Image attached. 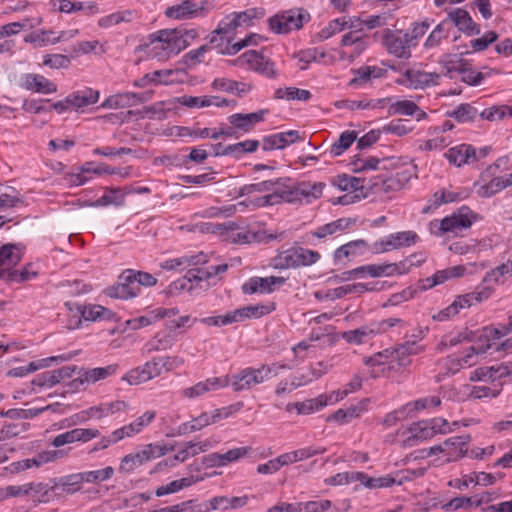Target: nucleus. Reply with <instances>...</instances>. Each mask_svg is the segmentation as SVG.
Returning <instances> with one entry per match:
<instances>
[{
  "mask_svg": "<svg viewBox=\"0 0 512 512\" xmlns=\"http://www.w3.org/2000/svg\"><path fill=\"white\" fill-rule=\"evenodd\" d=\"M511 185L512 173L505 176L493 177L488 182L481 185L478 190V195L481 197L489 198Z\"/></svg>",
  "mask_w": 512,
  "mask_h": 512,
  "instance_id": "nucleus-31",
  "label": "nucleus"
},
{
  "mask_svg": "<svg viewBox=\"0 0 512 512\" xmlns=\"http://www.w3.org/2000/svg\"><path fill=\"white\" fill-rule=\"evenodd\" d=\"M405 81L398 80V84H405L415 90H423L439 84L440 75L436 72H426L419 69H407L403 74Z\"/></svg>",
  "mask_w": 512,
  "mask_h": 512,
  "instance_id": "nucleus-10",
  "label": "nucleus"
},
{
  "mask_svg": "<svg viewBox=\"0 0 512 512\" xmlns=\"http://www.w3.org/2000/svg\"><path fill=\"white\" fill-rule=\"evenodd\" d=\"M385 99H378L376 101H366V100H342L336 103L338 108H347L350 110L356 109H374L376 107L381 106L384 103Z\"/></svg>",
  "mask_w": 512,
  "mask_h": 512,
  "instance_id": "nucleus-56",
  "label": "nucleus"
},
{
  "mask_svg": "<svg viewBox=\"0 0 512 512\" xmlns=\"http://www.w3.org/2000/svg\"><path fill=\"white\" fill-rule=\"evenodd\" d=\"M407 432L409 435L403 441L405 447L415 446L418 442L434 437V431L429 428L427 421L413 423Z\"/></svg>",
  "mask_w": 512,
  "mask_h": 512,
  "instance_id": "nucleus-26",
  "label": "nucleus"
},
{
  "mask_svg": "<svg viewBox=\"0 0 512 512\" xmlns=\"http://www.w3.org/2000/svg\"><path fill=\"white\" fill-rule=\"evenodd\" d=\"M104 293L111 298L128 300L140 295L137 283L133 279L129 269L124 270L117 279V282L106 288Z\"/></svg>",
  "mask_w": 512,
  "mask_h": 512,
  "instance_id": "nucleus-7",
  "label": "nucleus"
},
{
  "mask_svg": "<svg viewBox=\"0 0 512 512\" xmlns=\"http://www.w3.org/2000/svg\"><path fill=\"white\" fill-rule=\"evenodd\" d=\"M498 39V34L495 31H488L483 34L482 37L472 39L470 41V47L474 52H480L486 50L489 45L494 43Z\"/></svg>",
  "mask_w": 512,
  "mask_h": 512,
  "instance_id": "nucleus-62",
  "label": "nucleus"
},
{
  "mask_svg": "<svg viewBox=\"0 0 512 512\" xmlns=\"http://www.w3.org/2000/svg\"><path fill=\"white\" fill-rule=\"evenodd\" d=\"M367 246V242L362 239L348 242L336 249L334 260L335 262H341L345 258L350 260L355 256L362 255Z\"/></svg>",
  "mask_w": 512,
  "mask_h": 512,
  "instance_id": "nucleus-33",
  "label": "nucleus"
},
{
  "mask_svg": "<svg viewBox=\"0 0 512 512\" xmlns=\"http://www.w3.org/2000/svg\"><path fill=\"white\" fill-rule=\"evenodd\" d=\"M445 157L448 159L450 164L457 167H461L464 164H470L477 160L475 149L469 144H460L450 148L445 153Z\"/></svg>",
  "mask_w": 512,
  "mask_h": 512,
  "instance_id": "nucleus-21",
  "label": "nucleus"
},
{
  "mask_svg": "<svg viewBox=\"0 0 512 512\" xmlns=\"http://www.w3.org/2000/svg\"><path fill=\"white\" fill-rule=\"evenodd\" d=\"M475 219L476 214H474L468 206H462L457 212L443 218L441 221H432L431 226L438 227V235L447 233L457 234L458 232L469 228Z\"/></svg>",
  "mask_w": 512,
  "mask_h": 512,
  "instance_id": "nucleus-4",
  "label": "nucleus"
},
{
  "mask_svg": "<svg viewBox=\"0 0 512 512\" xmlns=\"http://www.w3.org/2000/svg\"><path fill=\"white\" fill-rule=\"evenodd\" d=\"M21 260V254L14 244H4L0 248V278L3 276L4 269L2 267H10L17 265Z\"/></svg>",
  "mask_w": 512,
  "mask_h": 512,
  "instance_id": "nucleus-42",
  "label": "nucleus"
},
{
  "mask_svg": "<svg viewBox=\"0 0 512 512\" xmlns=\"http://www.w3.org/2000/svg\"><path fill=\"white\" fill-rule=\"evenodd\" d=\"M114 474V468L107 466L103 469L81 472L83 481L86 483L98 484L110 479Z\"/></svg>",
  "mask_w": 512,
  "mask_h": 512,
  "instance_id": "nucleus-54",
  "label": "nucleus"
},
{
  "mask_svg": "<svg viewBox=\"0 0 512 512\" xmlns=\"http://www.w3.org/2000/svg\"><path fill=\"white\" fill-rule=\"evenodd\" d=\"M210 50V46L208 44L202 45L197 49L191 50L187 52L183 56V62L188 67H194L202 62V58L205 53Z\"/></svg>",
  "mask_w": 512,
  "mask_h": 512,
  "instance_id": "nucleus-64",
  "label": "nucleus"
},
{
  "mask_svg": "<svg viewBox=\"0 0 512 512\" xmlns=\"http://www.w3.org/2000/svg\"><path fill=\"white\" fill-rule=\"evenodd\" d=\"M471 441L469 434L451 437L445 440L447 460L455 461L467 453V445Z\"/></svg>",
  "mask_w": 512,
  "mask_h": 512,
  "instance_id": "nucleus-25",
  "label": "nucleus"
},
{
  "mask_svg": "<svg viewBox=\"0 0 512 512\" xmlns=\"http://www.w3.org/2000/svg\"><path fill=\"white\" fill-rule=\"evenodd\" d=\"M247 65L251 70L269 79H276L279 75L275 63L256 50H248L234 60V65Z\"/></svg>",
  "mask_w": 512,
  "mask_h": 512,
  "instance_id": "nucleus-5",
  "label": "nucleus"
},
{
  "mask_svg": "<svg viewBox=\"0 0 512 512\" xmlns=\"http://www.w3.org/2000/svg\"><path fill=\"white\" fill-rule=\"evenodd\" d=\"M377 290L374 286H369V284H363V283H354V284H347L343 286H339L334 289H330L326 292L325 298H328L330 300H335L342 298L348 294H363L367 291H374Z\"/></svg>",
  "mask_w": 512,
  "mask_h": 512,
  "instance_id": "nucleus-32",
  "label": "nucleus"
},
{
  "mask_svg": "<svg viewBox=\"0 0 512 512\" xmlns=\"http://www.w3.org/2000/svg\"><path fill=\"white\" fill-rule=\"evenodd\" d=\"M144 464L139 451L125 455L120 462L119 471L122 473H130L135 468Z\"/></svg>",
  "mask_w": 512,
  "mask_h": 512,
  "instance_id": "nucleus-60",
  "label": "nucleus"
},
{
  "mask_svg": "<svg viewBox=\"0 0 512 512\" xmlns=\"http://www.w3.org/2000/svg\"><path fill=\"white\" fill-rule=\"evenodd\" d=\"M23 87L27 90L42 93L52 94L57 92V85L45 78L43 75L29 73L24 76Z\"/></svg>",
  "mask_w": 512,
  "mask_h": 512,
  "instance_id": "nucleus-23",
  "label": "nucleus"
},
{
  "mask_svg": "<svg viewBox=\"0 0 512 512\" xmlns=\"http://www.w3.org/2000/svg\"><path fill=\"white\" fill-rule=\"evenodd\" d=\"M383 44L389 54L400 59H409L411 57V47L409 39L401 30L386 29L383 36Z\"/></svg>",
  "mask_w": 512,
  "mask_h": 512,
  "instance_id": "nucleus-6",
  "label": "nucleus"
},
{
  "mask_svg": "<svg viewBox=\"0 0 512 512\" xmlns=\"http://www.w3.org/2000/svg\"><path fill=\"white\" fill-rule=\"evenodd\" d=\"M423 350L424 348L416 341H406L391 350L392 361H396L400 367H407L411 364L410 356L417 355Z\"/></svg>",
  "mask_w": 512,
  "mask_h": 512,
  "instance_id": "nucleus-22",
  "label": "nucleus"
},
{
  "mask_svg": "<svg viewBox=\"0 0 512 512\" xmlns=\"http://www.w3.org/2000/svg\"><path fill=\"white\" fill-rule=\"evenodd\" d=\"M240 28H247L254 24L255 19L263 17V9L250 8L241 12H232Z\"/></svg>",
  "mask_w": 512,
  "mask_h": 512,
  "instance_id": "nucleus-50",
  "label": "nucleus"
},
{
  "mask_svg": "<svg viewBox=\"0 0 512 512\" xmlns=\"http://www.w3.org/2000/svg\"><path fill=\"white\" fill-rule=\"evenodd\" d=\"M126 408L127 403L125 401L117 400L113 402L101 403L97 406H92L82 413L86 414L87 417L101 419L105 416L124 411Z\"/></svg>",
  "mask_w": 512,
  "mask_h": 512,
  "instance_id": "nucleus-29",
  "label": "nucleus"
},
{
  "mask_svg": "<svg viewBox=\"0 0 512 512\" xmlns=\"http://www.w3.org/2000/svg\"><path fill=\"white\" fill-rule=\"evenodd\" d=\"M347 21L345 18H337L328 23L326 27L321 29L318 33V37L320 40H326L333 35L340 33L346 28Z\"/></svg>",
  "mask_w": 512,
  "mask_h": 512,
  "instance_id": "nucleus-59",
  "label": "nucleus"
},
{
  "mask_svg": "<svg viewBox=\"0 0 512 512\" xmlns=\"http://www.w3.org/2000/svg\"><path fill=\"white\" fill-rule=\"evenodd\" d=\"M99 99V91L92 88L77 90L68 95V102L71 107L80 109L95 104Z\"/></svg>",
  "mask_w": 512,
  "mask_h": 512,
  "instance_id": "nucleus-30",
  "label": "nucleus"
},
{
  "mask_svg": "<svg viewBox=\"0 0 512 512\" xmlns=\"http://www.w3.org/2000/svg\"><path fill=\"white\" fill-rule=\"evenodd\" d=\"M65 305L70 312H73V307H75L77 314H80L84 320L99 321L100 319V313L102 312L101 305L83 306L73 302H67Z\"/></svg>",
  "mask_w": 512,
  "mask_h": 512,
  "instance_id": "nucleus-47",
  "label": "nucleus"
},
{
  "mask_svg": "<svg viewBox=\"0 0 512 512\" xmlns=\"http://www.w3.org/2000/svg\"><path fill=\"white\" fill-rule=\"evenodd\" d=\"M441 404V399L438 396H427L423 398H419L415 401H411L406 403V408L408 409V413L410 416L412 413L431 408L438 407Z\"/></svg>",
  "mask_w": 512,
  "mask_h": 512,
  "instance_id": "nucleus-53",
  "label": "nucleus"
},
{
  "mask_svg": "<svg viewBox=\"0 0 512 512\" xmlns=\"http://www.w3.org/2000/svg\"><path fill=\"white\" fill-rule=\"evenodd\" d=\"M210 448V442H188L186 447L184 449H181L178 451L176 455H174L170 460V466L173 467L176 465L177 462H184L189 457H193L200 452H206Z\"/></svg>",
  "mask_w": 512,
  "mask_h": 512,
  "instance_id": "nucleus-39",
  "label": "nucleus"
},
{
  "mask_svg": "<svg viewBox=\"0 0 512 512\" xmlns=\"http://www.w3.org/2000/svg\"><path fill=\"white\" fill-rule=\"evenodd\" d=\"M153 96V91H145L142 93L124 92L111 95L101 104L102 108L118 109L131 107L140 103L149 101Z\"/></svg>",
  "mask_w": 512,
  "mask_h": 512,
  "instance_id": "nucleus-9",
  "label": "nucleus"
},
{
  "mask_svg": "<svg viewBox=\"0 0 512 512\" xmlns=\"http://www.w3.org/2000/svg\"><path fill=\"white\" fill-rule=\"evenodd\" d=\"M170 449L166 445L150 443L145 445L139 453L142 457L144 464L153 459L164 456Z\"/></svg>",
  "mask_w": 512,
  "mask_h": 512,
  "instance_id": "nucleus-55",
  "label": "nucleus"
},
{
  "mask_svg": "<svg viewBox=\"0 0 512 512\" xmlns=\"http://www.w3.org/2000/svg\"><path fill=\"white\" fill-rule=\"evenodd\" d=\"M375 323L379 334L386 333L395 327L404 328L407 325L405 319L400 316H391L380 321H375Z\"/></svg>",
  "mask_w": 512,
  "mask_h": 512,
  "instance_id": "nucleus-61",
  "label": "nucleus"
},
{
  "mask_svg": "<svg viewBox=\"0 0 512 512\" xmlns=\"http://www.w3.org/2000/svg\"><path fill=\"white\" fill-rule=\"evenodd\" d=\"M324 187V182H300L297 186L286 191V195H284L285 201L294 202L304 198L308 203H310L312 199H318L321 197Z\"/></svg>",
  "mask_w": 512,
  "mask_h": 512,
  "instance_id": "nucleus-12",
  "label": "nucleus"
},
{
  "mask_svg": "<svg viewBox=\"0 0 512 512\" xmlns=\"http://www.w3.org/2000/svg\"><path fill=\"white\" fill-rule=\"evenodd\" d=\"M162 373V368L159 366V362L156 358L146 362L142 366L136 367L128 371L122 380L126 381L130 385H138L147 382Z\"/></svg>",
  "mask_w": 512,
  "mask_h": 512,
  "instance_id": "nucleus-13",
  "label": "nucleus"
},
{
  "mask_svg": "<svg viewBox=\"0 0 512 512\" xmlns=\"http://www.w3.org/2000/svg\"><path fill=\"white\" fill-rule=\"evenodd\" d=\"M208 45L222 55H235L244 48L245 43H237L232 35L216 33L215 29L210 35Z\"/></svg>",
  "mask_w": 512,
  "mask_h": 512,
  "instance_id": "nucleus-18",
  "label": "nucleus"
},
{
  "mask_svg": "<svg viewBox=\"0 0 512 512\" xmlns=\"http://www.w3.org/2000/svg\"><path fill=\"white\" fill-rule=\"evenodd\" d=\"M285 282L286 279L279 276L252 277L242 285V291L244 294L272 293Z\"/></svg>",
  "mask_w": 512,
  "mask_h": 512,
  "instance_id": "nucleus-14",
  "label": "nucleus"
},
{
  "mask_svg": "<svg viewBox=\"0 0 512 512\" xmlns=\"http://www.w3.org/2000/svg\"><path fill=\"white\" fill-rule=\"evenodd\" d=\"M490 295V290L484 288L480 291H473L464 295H460L454 300V302L460 311L461 309L469 308L474 304H478L483 300L488 299Z\"/></svg>",
  "mask_w": 512,
  "mask_h": 512,
  "instance_id": "nucleus-43",
  "label": "nucleus"
},
{
  "mask_svg": "<svg viewBox=\"0 0 512 512\" xmlns=\"http://www.w3.org/2000/svg\"><path fill=\"white\" fill-rule=\"evenodd\" d=\"M204 14V7L193 0H183L181 3L167 7L165 16L170 19H191Z\"/></svg>",
  "mask_w": 512,
  "mask_h": 512,
  "instance_id": "nucleus-17",
  "label": "nucleus"
},
{
  "mask_svg": "<svg viewBox=\"0 0 512 512\" xmlns=\"http://www.w3.org/2000/svg\"><path fill=\"white\" fill-rule=\"evenodd\" d=\"M212 87L216 90L236 94L239 97L248 93L252 89V86L248 83L238 82L226 78H216L212 82Z\"/></svg>",
  "mask_w": 512,
  "mask_h": 512,
  "instance_id": "nucleus-35",
  "label": "nucleus"
},
{
  "mask_svg": "<svg viewBox=\"0 0 512 512\" xmlns=\"http://www.w3.org/2000/svg\"><path fill=\"white\" fill-rule=\"evenodd\" d=\"M511 331L512 329H510L508 323L504 325V331H500L499 328L495 327H485L482 332L477 335V344L471 346V350L473 352L486 353L497 344L494 340L500 339Z\"/></svg>",
  "mask_w": 512,
  "mask_h": 512,
  "instance_id": "nucleus-16",
  "label": "nucleus"
},
{
  "mask_svg": "<svg viewBox=\"0 0 512 512\" xmlns=\"http://www.w3.org/2000/svg\"><path fill=\"white\" fill-rule=\"evenodd\" d=\"M52 482V489H61L70 495L80 491L84 483L81 472L54 478Z\"/></svg>",
  "mask_w": 512,
  "mask_h": 512,
  "instance_id": "nucleus-27",
  "label": "nucleus"
},
{
  "mask_svg": "<svg viewBox=\"0 0 512 512\" xmlns=\"http://www.w3.org/2000/svg\"><path fill=\"white\" fill-rule=\"evenodd\" d=\"M357 140V132L356 131H344L340 134L337 141H335L330 148V154L333 157H337L342 155L346 150H348L351 145Z\"/></svg>",
  "mask_w": 512,
  "mask_h": 512,
  "instance_id": "nucleus-44",
  "label": "nucleus"
},
{
  "mask_svg": "<svg viewBox=\"0 0 512 512\" xmlns=\"http://www.w3.org/2000/svg\"><path fill=\"white\" fill-rule=\"evenodd\" d=\"M449 36V29L447 28V22L441 21L429 34L428 38L424 43L425 49H433L438 47L443 39H447Z\"/></svg>",
  "mask_w": 512,
  "mask_h": 512,
  "instance_id": "nucleus-49",
  "label": "nucleus"
},
{
  "mask_svg": "<svg viewBox=\"0 0 512 512\" xmlns=\"http://www.w3.org/2000/svg\"><path fill=\"white\" fill-rule=\"evenodd\" d=\"M288 146L287 139H284L282 133H276L265 136L262 140V148L264 151H271L275 149H284Z\"/></svg>",
  "mask_w": 512,
  "mask_h": 512,
  "instance_id": "nucleus-63",
  "label": "nucleus"
},
{
  "mask_svg": "<svg viewBox=\"0 0 512 512\" xmlns=\"http://www.w3.org/2000/svg\"><path fill=\"white\" fill-rule=\"evenodd\" d=\"M443 21L447 22L448 29L453 24L459 31L467 36L478 35L480 33V26L474 22L469 12L462 8L451 10Z\"/></svg>",
  "mask_w": 512,
  "mask_h": 512,
  "instance_id": "nucleus-11",
  "label": "nucleus"
},
{
  "mask_svg": "<svg viewBox=\"0 0 512 512\" xmlns=\"http://www.w3.org/2000/svg\"><path fill=\"white\" fill-rule=\"evenodd\" d=\"M259 141L258 140H245L243 142L230 144L220 152L217 151L216 155H233L236 158H240L246 153H252L255 152L259 147Z\"/></svg>",
  "mask_w": 512,
  "mask_h": 512,
  "instance_id": "nucleus-40",
  "label": "nucleus"
},
{
  "mask_svg": "<svg viewBox=\"0 0 512 512\" xmlns=\"http://www.w3.org/2000/svg\"><path fill=\"white\" fill-rule=\"evenodd\" d=\"M378 330L375 321L361 326L355 330H350L348 332H345L344 338L349 343H356V344H362L366 341L373 338L375 335H378Z\"/></svg>",
  "mask_w": 512,
  "mask_h": 512,
  "instance_id": "nucleus-37",
  "label": "nucleus"
},
{
  "mask_svg": "<svg viewBox=\"0 0 512 512\" xmlns=\"http://www.w3.org/2000/svg\"><path fill=\"white\" fill-rule=\"evenodd\" d=\"M229 385L235 392L255 387L256 383L251 373V367L244 368L229 378Z\"/></svg>",
  "mask_w": 512,
  "mask_h": 512,
  "instance_id": "nucleus-41",
  "label": "nucleus"
},
{
  "mask_svg": "<svg viewBox=\"0 0 512 512\" xmlns=\"http://www.w3.org/2000/svg\"><path fill=\"white\" fill-rule=\"evenodd\" d=\"M73 357V354L68 355H60L55 357H48L45 359H41L38 361H32L27 366H20L10 369L7 372V376L9 377H23L29 373H32L38 369L47 367L50 365L51 362L61 360V361H67Z\"/></svg>",
  "mask_w": 512,
  "mask_h": 512,
  "instance_id": "nucleus-24",
  "label": "nucleus"
},
{
  "mask_svg": "<svg viewBox=\"0 0 512 512\" xmlns=\"http://www.w3.org/2000/svg\"><path fill=\"white\" fill-rule=\"evenodd\" d=\"M447 116L454 118L460 123L472 122L478 116V110L469 103H463L453 111H448Z\"/></svg>",
  "mask_w": 512,
  "mask_h": 512,
  "instance_id": "nucleus-48",
  "label": "nucleus"
},
{
  "mask_svg": "<svg viewBox=\"0 0 512 512\" xmlns=\"http://www.w3.org/2000/svg\"><path fill=\"white\" fill-rule=\"evenodd\" d=\"M311 16L305 9H291L270 17L269 28L276 34H286L292 30H298L304 23L309 22Z\"/></svg>",
  "mask_w": 512,
  "mask_h": 512,
  "instance_id": "nucleus-3",
  "label": "nucleus"
},
{
  "mask_svg": "<svg viewBox=\"0 0 512 512\" xmlns=\"http://www.w3.org/2000/svg\"><path fill=\"white\" fill-rule=\"evenodd\" d=\"M418 240L419 236L414 231L409 230L396 232L376 242L374 244V248L376 253H383L404 247H410L416 244Z\"/></svg>",
  "mask_w": 512,
  "mask_h": 512,
  "instance_id": "nucleus-8",
  "label": "nucleus"
},
{
  "mask_svg": "<svg viewBox=\"0 0 512 512\" xmlns=\"http://www.w3.org/2000/svg\"><path fill=\"white\" fill-rule=\"evenodd\" d=\"M419 110V106L411 100H401L390 105V115L412 116Z\"/></svg>",
  "mask_w": 512,
  "mask_h": 512,
  "instance_id": "nucleus-57",
  "label": "nucleus"
},
{
  "mask_svg": "<svg viewBox=\"0 0 512 512\" xmlns=\"http://www.w3.org/2000/svg\"><path fill=\"white\" fill-rule=\"evenodd\" d=\"M403 184L400 181L398 174L395 176L384 177L383 175H377L369 179V187L372 189V193L378 192H390L400 190Z\"/></svg>",
  "mask_w": 512,
  "mask_h": 512,
  "instance_id": "nucleus-28",
  "label": "nucleus"
},
{
  "mask_svg": "<svg viewBox=\"0 0 512 512\" xmlns=\"http://www.w3.org/2000/svg\"><path fill=\"white\" fill-rule=\"evenodd\" d=\"M156 417V412L153 410L146 411L143 415L139 416L133 422L124 425L123 428L126 431L128 437H133L139 434L145 427H147Z\"/></svg>",
  "mask_w": 512,
  "mask_h": 512,
  "instance_id": "nucleus-46",
  "label": "nucleus"
},
{
  "mask_svg": "<svg viewBox=\"0 0 512 512\" xmlns=\"http://www.w3.org/2000/svg\"><path fill=\"white\" fill-rule=\"evenodd\" d=\"M120 193L119 188H108L107 192L103 194L99 199L96 200L95 206H108L116 205L121 206L124 204V196L117 195Z\"/></svg>",
  "mask_w": 512,
  "mask_h": 512,
  "instance_id": "nucleus-58",
  "label": "nucleus"
},
{
  "mask_svg": "<svg viewBox=\"0 0 512 512\" xmlns=\"http://www.w3.org/2000/svg\"><path fill=\"white\" fill-rule=\"evenodd\" d=\"M229 386V377H213L208 378L205 381L198 382L192 387L185 388L182 390L181 394L185 398H195L199 397L209 391L217 390L221 387Z\"/></svg>",
  "mask_w": 512,
  "mask_h": 512,
  "instance_id": "nucleus-19",
  "label": "nucleus"
},
{
  "mask_svg": "<svg viewBox=\"0 0 512 512\" xmlns=\"http://www.w3.org/2000/svg\"><path fill=\"white\" fill-rule=\"evenodd\" d=\"M173 345V338L169 334L157 333L145 344L147 353L165 351Z\"/></svg>",
  "mask_w": 512,
  "mask_h": 512,
  "instance_id": "nucleus-51",
  "label": "nucleus"
},
{
  "mask_svg": "<svg viewBox=\"0 0 512 512\" xmlns=\"http://www.w3.org/2000/svg\"><path fill=\"white\" fill-rule=\"evenodd\" d=\"M400 265H404L402 263H388V264H371L368 267V275L371 277H380V276H392L394 274L405 273L406 271L400 270Z\"/></svg>",
  "mask_w": 512,
  "mask_h": 512,
  "instance_id": "nucleus-52",
  "label": "nucleus"
},
{
  "mask_svg": "<svg viewBox=\"0 0 512 512\" xmlns=\"http://www.w3.org/2000/svg\"><path fill=\"white\" fill-rule=\"evenodd\" d=\"M354 478H356L357 481L369 489L387 488L393 486L396 483L398 485L402 483L401 481L397 482L396 479L390 474L381 477H370L364 472H358Z\"/></svg>",
  "mask_w": 512,
  "mask_h": 512,
  "instance_id": "nucleus-38",
  "label": "nucleus"
},
{
  "mask_svg": "<svg viewBox=\"0 0 512 512\" xmlns=\"http://www.w3.org/2000/svg\"><path fill=\"white\" fill-rule=\"evenodd\" d=\"M268 110L263 109L253 113L243 114L235 113L228 117L229 123L243 132H249L253 129L254 125L262 122Z\"/></svg>",
  "mask_w": 512,
  "mask_h": 512,
  "instance_id": "nucleus-20",
  "label": "nucleus"
},
{
  "mask_svg": "<svg viewBox=\"0 0 512 512\" xmlns=\"http://www.w3.org/2000/svg\"><path fill=\"white\" fill-rule=\"evenodd\" d=\"M118 369L117 364H111L106 367H98L89 370H85L79 375L78 378L72 380L69 383L71 391H77L80 389L85 382L96 383L97 381L106 379L116 373Z\"/></svg>",
  "mask_w": 512,
  "mask_h": 512,
  "instance_id": "nucleus-15",
  "label": "nucleus"
},
{
  "mask_svg": "<svg viewBox=\"0 0 512 512\" xmlns=\"http://www.w3.org/2000/svg\"><path fill=\"white\" fill-rule=\"evenodd\" d=\"M198 36L196 28L179 26L174 29H161L147 37L144 47L147 53L159 59H168L187 48Z\"/></svg>",
  "mask_w": 512,
  "mask_h": 512,
  "instance_id": "nucleus-1",
  "label": "nucleus"
},
{
  "mask_svg": "<svg viewBox=\"0 0 512 512\" xmlns=\"http://www.w3.org/2000/svg\"><path fill=\"white\" fill-rule=\"evenodd\" d=\"M437 365L439 367V372L435 376L436 382H441L446 377L452 376L462 369L461 363L458 361V358L450 356L438 361Z\"/></svg>",
  "mask_w": 512,
  "mask_h": 512,
  "instance_id": "nucleus-45",
  "label": "nucleus"
},
{
  "mask_svg": "<svg viewBox=\"0 0 512 512\" xmlns=\"http://www.w3.org/2000/svg\"><path fill=\"white\" fill-rule=\"evenodd\" d=\"M319 259V252L301 246H293L279 251L272 259V263L277 269H289L309 266L316 263Z\"/></svg>",
  "mask_w": 512,
  "mask_h": 512,
  "instance_id": "nucleus-2",
  "label": "nucleus"
},
{
  "mask_svg": "<svg viewBox=\"0 0 512 512\" xmlns=\"http://www.w3.org/2000/svg\"><path fill=\"white\" fill-rule=\"evenodd\" d=\"M289 368L290 367L286 364L275 362L271 364H262L258 368L251 367V373L256 385H259L268 381L272 377L277 376L280 370H286Z\"/></svg>",
  "mask_w": 512,
  "mask_h": 512,
  "instance_id": "nucleus-34",
  "label": "nucleus"
},
{
  "mask_svg": "<svg viewBox=\"0 0 512 512\" xmlns=\"http://www.w3.org/2000/svg\"><path fill=\"white\" fill-rule=\"evenodd\" d=\"M326 406V399L323 396L316 398L307 399L302 402L288 403L286 411L291 412L293 409L297 411L299 415H308L315 411H319Z\"/></svg>",
  "mask_w": 512,
  "mask_h": 512,
  "instance_id": "nucleus-36",
  "label": "nucleus"
}]
</instances>
